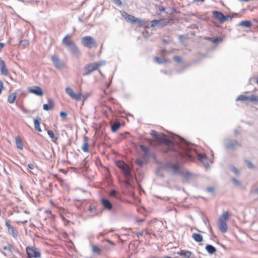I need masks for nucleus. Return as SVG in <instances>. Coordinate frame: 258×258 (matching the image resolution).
Here are the masks:
<instances>
[{
    "mask_svg": "<svg viewBox=\"0 0 258 258\" xmlns=\"http://www.w3.org/2000/svg\"><path fill=\"white\" fill-rule=\"evenodd\" d=\"M121 124L119 122L117 121L111 124V131L112 132H115L120 127Z\"/></svg>",
    "mask_w": 258,
    "mask_h": 258,
    "instance_id": "cd10ccee",
    "label": "nucleus"
},
{
    "mask_svg": "<svg viewBox=\"0 0 258 258\" xmlns=\"http://www.w3.org/2000/svg\"><path fill=\"white\" fill-rule=\"evenodd\" d=\"M67 113L66 112L61 111L60 113V116L62 118H65L67 116Z\"/></svg>",
    "mask_w": 258,
    "mask_h": 258,
    "instance_id": "6e6d98bb",
    "label": "nucleus"
},
{
    "mask_svg": "<svg viewBox=\"0 0 258 258\" xmlns=\"http://www.w3.org/2000/svg\"><path fill=\"white\" fill-rule=\"evenodd\" d=\"M212 13L214 17L221 23L226 22L229 18H230V20L232 19V18L230 17V16H225L220 11H214L212 12Z\"/></svg>",
    "mask_w": 258,
    "mask_h": 258,
    "instance_id": "6e6552de",
    "label": "nucleus"
},
{
    "mask_svg": "<svg viewBox=\"0 0 258 258\" xmlns=\"http://www.w3.org/2000/svg\"><path fill=\"white\" fill-rule=\"evenodd\" d=\"M5 46V43H0V50L2 49V48H3Z\"/></svg>",
    "mask_w": 258,
    "mask_h": 258,
    "instance_id": "69168bd1",
    "label": "nucleus"
},
{
    "mask_svg": "<svg viewBox=\"0 0 258 258\" xmlns=\"http://www.w3.org/2000/svg\"><path fill=\"white\" fill-rule=\"evenodd\" d=\"M192 238L198 242H201L203 240V236L199 233H194L192 235Z\"/></svg>",
    "mask_w": 258,
    "mask_h": 258,
    "instance_id": "4be33fe9",
    "label": "nucleus"
},
{
    "mask_svg": "<svg viewBox=\"0 0 258 258\" xmlns=\"http://www.w3.org/2000/svg\"><path fill=\"white\" fill-rule=\"evenodd\" d=\"M70 36L67 34L62 39V42L68 48V50L74 55L79 56L81 53L76 44L72 41L67 40V38Z\"/></svg>",
    "mask_w": 258,
    "mask_h": 258,
    "instance_id": "f03ea898",
    "label": "nucleus"
},
{
    "mask_svg": "<svg viewBox=\"0 0 258 258\" xmlns=\"http://www.w3.org/2000/svg\"><path fill=\"white\" fill-rule=\"evenodd\" d=\"M143 235V232H138L137 233V236L139 237L140 236H142Z\"/></svg>",
    "mask_w": 258,
    "mask_h": 258,
    "instance_id": "338daca9",
    "label": "nucleus"
},
{
    "mask_svg": "<svg viewBox=\"0 0 258 258\" xmlns=\"http://www.w3.org/2000/svg\"><path fill=\"white\" fill-rule=\"evenodd\" d=\"M173 60L175 61H176L177 62H179V63H180L182 61V59H181V57L179 56H174L173 57Z\"/></svg>",
    "mask_w": 258,
    "mask_h": 258,
    "instance_id": "de8ad7c7",
    "label": "nucleus"
},
{
    "mask_svg": "<svg viewBox=\"0 0 258 258\" xmlns=\"http://www.w3.org/2000/svg\"><path fill=\"white\" fill-rule=\"evenodd\" d=\"M224 147L229 150H234L238 147H240L241 144L236 140H226L224 141Z\"/></svg>",
    "mask_w": 258,
    "mask_h": 258,
    "instance_id": "0eeeda50",
    "label": "nucleus"
},
{
    "mask_svg": "<svg viewBox=\"0 0 258 258\" xmlns=\"http://www.w3.org/2000/svg\"><path fill=\"white\" fill-rule=\"evenodd\" d=\"M206 40H208L209 41H210L212 42L213 43H216L219 42H221L222 41V39L221 37H206Z\"/></svg>",
    "mask_w": 258,
    "mask_h": 258,
    "instance_id": "7c9ffc66",
    "label": "nucleus"
},
{
    "mask_svg": "<svg viewBox=\"0 0 258 258\" xmlns=\"http://www.w3.org/2000/svg\"><path fill=\"white\" fill-rule=\"evenodd\" d=\"M126 180L124 181L126 186V187L131 186L132 184L130 183V181L133 180V178L132 179H128L127 178H126Z\"/></svg>",
    "mask_w": 258,
    "mask_h": 258,
    "instance_id": "603ef678",
    "label": "nucleus"
},
{
    "mask_svg": "<svg viewBox=\"0 0 258 258\" xmlns=\"http://www.w3.org/2000/svg\"><path fill=\"white\" fill-rule=\"evenodd\" d=\"M94 209H95V207L94 206L91 205L89 206L88 210L90 212H92Z\"/></svg>",
    "mask_w": 258,
    "mask_h": 258,
    "instance_id": "052dcab7",
    "label": "nucleus"
},
{
    "mask_svg": "<svg viewBox=\"0 0 258 258\" xmlns=\"http://www.w3.org/2000/svg\"><path fill=\"white\" fill-rule=\"evenodd\" d=\"M151 135L154 138V141L160 143L164 134H159L158 132L155 131V130H152L151 131Z\"/></svg>",
    "mask_w": 258,
    "mask_h": 258,
    "instance_id": "4468645a",
    "label": "nucleus"
},
{
    "mask_svg": "<svg viewBox=\"0 0 258 258\" xmlns=\"http://www.w3.org/2000/svg\"><path fill=\"white\" fill-rule=\"evenodd\" d=\"M47 133L49 137L52 139L53 142H54L56 140H57V138L55 137V135L52 131L47 130Z\"/></svg>",
    "mask_w": 258,
    "mask_h": 258,
    "instance_id": "f704fd0d",
    "label": "nucleus"
},
{
    "mask_svg": "<svg viewBox=\"0 0 258 258\" xmlns=\"http://www.w3.org/2000/svg\"><path fill=\"white\" fill-rule=\"evenodd\" d=\"M134 24H138V26L142 27L145 24V21L141 19L136 18Z\"/></svg>",
    "mask_w": 258,
    "mask_h": 258,
    "instance_id": "473e14b6",
    "label": "nucleus"
},
{
    "mask_svg": "<svg viewBox=\"0 0 258 258\" xmlns=\"http://www.w3.org/2000/svg\"><path fill=\"white\" fill-rule=\"evenodd\" d=\"M6 225L9 229H11L12 231H14V228L11 227V225L8 222H6Z\"/></svg>",
    "mask_w": 258,
    "mask_h": 258,
    "instance_id": "bf43d9fd",
    "label": "nucleus"
},
{
    "mask_svg": "<svg viewBox=\"0 0 258 258\" xmlns=\"http://www.w3.org/2000/svg\"><path fill=\"white\" fill-rule=\"evenodd\" d=\"M51 59L56 69H59L63 67V63L58 56L52 55L51 56Z\"/></svg>",
    "mask_w": 258,
    "mask_h": 258,
    "instance_id": "9b49d317",
    "label": "nucleus"
},
{
    "mask_svg": "<svg viewBox=\"0 0 258 258\" xmlns=\"http://www.w3.org/2000/svg\"><path fill=\"white\" fill-rule=\"evenodd\" d=\"M151 135L154 138V141L160 143L164 134H159L158 132L155 131V130H152L151 131Z\"/></svg>",
    "mask_w": 258,
    "mask_h": 258,
    "instance_id": "2eb2a0df",
    "label": "nucleus"
},
{
    "mask_svg": "<svg viewBox=\"0 0 258 258\" xmlns=\"http://www.w3.org/2000/svg\"><path fill=\"white\" fill-rule=\"evenodd\" d=\"M158 10L160 11V12H164L165 10V8L164 7H163V6H161V5H158L156 6Z\"/></svg>",
    "mask_w": 258,
    "mask_h": 258,
    "instance_id": "864d4df0",
    "label": "nucleus"
},
{
    "mask_svg": "<svg viewBox=\"0 0 258 258\" xmlns=\"http://www.w3.org/2000/svg\"><path fill=\"white\" fill-rule=\"evenodd\" d=\"M231 171L237 175L239 174V171L238 169L235 167H232Z\"/></svg>",
    "mask_w": 258,
    "mask_h": 258,
    "instance_id": "5fc2aeb1",
    "label": "nucleus"
},
{
    "mask_svg": "<svg viewBox=\"0 0 258 258\" xmlns=\"http://www.w3.org/2000/svg\"><path fill=\"white\" fill-rule=\"evenodd\" d=\"M207 191H208V192H210L211 194H214V191H215V189L214 187H209L207 188Z\"/></svg>",
    "mask_w": 258,
    "mask_h": 258,
    "instance_id": "3c124183",
    "label": "nucleus"
},
{
    "mask_svg": "<svg viewBox=\"0 0 258 258\" xmlns=\"http://www.w3.org/2000/svg\"><path fill=\"white\" fill-rule=\"evenodd\" d=\"M245 163L247 166V167L249 169H252L254 168V166L253 164L249 160H245Z\"/></svg>",
    "mask_w": 258,
    "mask_h": 258,
    "instance_id": "a18cd8bd",
    "label": "nucleus"
},
{
    "mask_svg": "<svg viewBox=\"0 0 258 258\" xmlns=\"http://www.w3.org/2000/svg\"><path fill=\"white\" fill-rule=\"evenodd\" d=\"M254 192L258 194V188L254 190Z\"/></svg>",
    "mask_w": 258,
    "mask_h": 258,
    "instance_id": "774afa93",
    "label": "nucleus"
},
{
    "mask_svg": "<svg viewBox=\"0 0 258 258\" xmlns=\"http://www.w3.org/2000/svg\"><path fill=\"white\" fill-rule=\"evenodd\" d=\"M179 174L181 175L182 176L187 179L190 178L192 177V174L190 172L188 171H183L182 170V169H181Z\"/></svg>",
    "mask_w": 258,
    "mask_h": 258,
    "instance_id": "b1692460",
    "label": "nucleus"
},
{
    "mask_svg": "<svg viewBox=\"0 0 258 258\" xmlns=\"http://www.w3.org/2000/svg\"><path fill=\"white\" fill-rule=\"evenodd\" d=\"M160 143L165 144L170 148V149H174V144L173 142L171 140L168 139L165 135H164Z\"/></svg>",
    "mask_w": 258,
    "mask_h": 258,
    "instance_id": "ddd939ff",
    "label": "nucleus"
},
{
    "mask_svg": "<svg viewBox=\"0 0 258 258\" xmlns=\"http://www.w3.org/2000/svg\"><path fill=\"white\" fill-rule=\"evenodd\" d=\"M5 64V62L0 57V67L3 66Z\"/></svg>",
    "mask_w": 258,
    "mask_h": 258,
    "instance_id": "e2e57ef3",
    "label": "nucleus"
},
{
    "mask_svg": "<svg viewBox=\"0 0 258 258\" xmlns=\"http://www.w3.org/2000/svg\"><path fill=\"white\" fill-rule=\"evenodd\" d=\"M248 101L252 102H258V96L255 95H252L251 96H248Z\"/></svg>",
    "mask_w": 258,
    "mask_h": 258,
    "instance_id": "79ce46f5",
    "label": "nucleus"
},
{
    "mask_svg": "<svg viewBox=\"0 0 258 258\" xmlns=\"http://www.w3.org/2000/svg\"><path fill=\"white\" fill-rule=\"evenodd\" d=\"M163 20H152L151 22V26L152 27H155L157 26V25L159 24L161 22L163 21Z\"/></svg>",
    "mask_w": 258,
    "mask_h": 258,
    "instance_id": "58836bf2",
    "label": "nucleus"
},
{
    "mask_svg": "<svg viewBox=\"0 0 258 258\" xmlns=\"http://www.w3.org/2000/svg\"><path fill=\"white\" fill-rule=\"evenodd\" d=\"M17 96V93H13L11 94L8 97V101L10 103H14Z\"/></svg>",
    "mask_w": 258,
    "mask_h": 258,
    "instance_id": "c85d7f7f",
    "label": "nucleus"
},
{
    "mask_svg": "<svg viewBox=\"0 0 258 258\" xmlns=\"http://www.w3.org/2000/svg\"><path fill=\"white\" fill-rule=\"evenodd\" d=\"M4 249L7 250L9 251L10 252H12V246L11 245L9 244L8 246H5L4 247Z\"/></svg>",
    "mask_w": 258,
    "mask_h": 258,
    "instance_id": "8fccbe9b",
    "label": "nucleus"
},
{
    "mask_svg": "<svg viewBox=\"0 0 258 258\" xmlns=\"http://www.w3.org/2000/svg\"><path fill=\"white\" fill-rule=\"evenodd\" d=\"M93 64L95 66V68H96V69H97L100 66L104 65L105 64V62L103 61H101L94 62Z\"/></svg>",
    "mask_w": 258,
    "mask_h": 258,
    "instance_id": "37998d69",
    "label": "nucleus"
},
{
    "mask_svg": "<svg viewBox=\"0 0 258 258\" xmlns=\"http://www.w3.org/2000/svg\"><path fill=\"white\" fill-rule=\"evenodd\" d=\"M162 167L167 171L171 172L174 174H179L181 169L179 165L174 164L170 162H167L164 163Z\"/></svg>",
    "mask_w": 258,
    "mask_h": 258,
    "instance_id": "20e7f679",
    "label": "nucleus"
},
{
    "mask_svg": "<svg viewBox=\"0 0 258 258\" xmlns=\"http://www.w3.org/2000/svg\"><path fill=\"white\" fill-rule=\"evenodd\" d=\"M28 92L39 96H42L44 94L42 89L40 87L37 86L29 88Z\"/></svg>",
    "mask_w": 258,
    "mask_h": 258,
    "instance_id": "9d476101",
    "label": "nucleus"
},
{
    "mask_svg": "<svg viewBox=\"0 0 258 258\" xmlns=\"http://www.w3.org/2000/svg\"><path fill=\"white\" fill-rule=\"evenodd\" d=\"M135 163L140 167H142L144 165V162L141 159H136Z\"/></svg>",
    "mask_w": 258,
    "mask_h": 258,
    "instance_id": "49530a36",
    "label": "nucleus"
},
{
    "mask_svg": "<svg viewBox=\"0 0 258 258\" xmlns=\"http://www.w3.org/2000/svg\"><path fill=\"white\" fill-rule=\"evenodd\" d=\"M199 158L201 160H202L203 159L205 158V155H200V156L199 157Z\"/></svg>",
    "mask_w": 258,
    "mask_h": 258,
    "instance_id": "0e129e2a",
    "label": "nucleus"
},
{
    "mask_svg": "<svg viewBox=\"0 0 258 258\" xmlns=\"http://www.w3.org/2000/svg\"><path fill=\"white\" fill-rule=\"evenodd\" d=\"M205 249L210 254H213L216 251V248L210 244L207 245Z\"/></svg>",
    "mask_w": 258,
    "mask_h": 258,
    "instance_id": "5701e85b",
    "label": "nucleus"
},
{
    "mask_svg": "<svg viewBox=\"0 0 258 258\" xmlns=\"http://www.w3.org/2000/svg\"><path fill=\"white\" fill-rule=\"evenodd\" d=\"M140 148L141 149V150L144 153V158H149L150 156V149L143 145H140Z\"/></svg>",
    "mask_w": 258,
    "mask_h": 258,
    "instance_id": "a211bd4d",
    "label": "nucleus"
},
{
    "mask_svg": "<svg viewBox=\"0 0 258 258\" xmlns=\"http://www.w3.org/2000/svg\"><path fill=\"white\" fill-rule=\"evenodd\" d=\"M84 70L85 72L83 73V76L89 75L92 72L94 71L97 69L96 68H95V66L94 65L93 63H91L87 65H86L84 67Z\"/></svg>",
    "mask_w": 258,
    "mask_h": 258,
    "instance_id": "f8f14e48",
    "label": "nucleus"
},
{
    "mask_svg": "<svg viewBox=\"0 0 258 258\" xmlns=\"http://www.w3.org/2000/svg\"><path fill=\"white\" fill-rule=\"evenodd\" d=\"M109 195L111 197H115L117 196V192L115 190L112 189L110 190Z\"/></svg>",
    "mask_w": 258,
    "mask_h": 258,
    "instance_id": "09e8293b",
    "label": "nucleus"
},
{
    "mask_svg": "<svg viewBox=\"0 0 258 258\" xmlns=\"http://www.w3.org/2000/svg\"><path fill=\"white\" fill-rule=\"evenodd\" d=\"M229 218V213L227 211L223 212L219 218V221H226Z\"/></svg>",
    "mask_w": 258,
    "mask_h": 258,
    "instance_id": "393cba45",
    "label": "nucleus"
},
{
    "mask_svg": "<svg viewBox=\"0 0 258 258\" xmlns=\"http://www.w3.org/2000/svg\"><path fill=\"white\" fill-rule=\"evenodd\" d=\"M4 88V84L3 82L0 80V95L2 94V90Z\"/></svg>",
    "mask_w": 258,
    "mask_h": 258,
    "instance_id": "13d9d810",
    "label": "nucleus"
},
{
    "mask_svg": "<svg viewBox=\"0 0 258 258\" xmlns=\"http://www.w3.org/2000/svg\"><path fill=\"white\" fill-rule=\"evenodd\" d=\"M20 45H22L24 47L28 46L29 45V42L28 40L25 39L20 41L19 43Z\"/></svg>",
    "mask_w": 258,
    "mask_h": 258,
    "instance_id": "a19ab883",
    "label": "nucleus"
},
{
    "mask_svg": "<svg viewBox=\"0 0 258 258\" xmlns=\"http://www.w3.org/2000/svg\"><path fill=\"white\" fill-rule=\"evenodd\" d=\"M178 145L183 151V153H181V156L188 159L191 160L192 156L190 153L191 148L189 143L184 139H181Z\"/></svg>",
    "mask_w": 258,
    "mask_h": 258,
    "instance_id": "f257e3e1",
    "label": "nucleus"
},
{
    "mask_svg": "<svg viewBox=\"0 0 258 258\" xmlns=\"http://www.w3.org/2000/svg\"><path fill=\"white\" fill-rule=\"evenodd\" d=\"M218 227L223 233H225L227 231V225L225 221H219Z\"/></svg>",
    "mask_w": 258,
    "mask_h": 258,
    "instance_id": "aec40b11",
    "label": "nucleus"
},
{
    "mask_svg": "<svg viewBox=\"0 0 258 258\" xmlns=\"http://www.w3.org/2000/svg\"><path fill=\"white\" fill-rule=\"evenodd\" d=\"M239 26H243L246 28H249L251 26V22L250 21H243L239 22Z\"/></svg>",
    "mask_w": 258,
    "mask_h": 258,
    "instance_id": "2f4dec72",
    "label": "nucleus"
},
{
    "mask_svg": "<svg viewBox=\"0 0 258 258\" xmlns=\"http://www.w3.org/2000/svg\"><path fill=\"white\" fill-rule=\"evenodd\" d=\"M231 181L235 186H238L241 185V182L236 178H232Z\"/></svg>",
    "mask_w": 258,
    "mask_h": 258,
    "instance_id": "c03bdc74",
    "label": "nucleus"
},
{
    "mask_svg": "<svg viewBox=\"0 0 258 258\" xmlns=\"http://www.w3.org/2000/svg\"><path fill=\"white\" fill-rule=\"evenodd\" d=\"M122 16L124 17L125 20L128 22L134 24L135 19L136 17L128 14L127 13L124 12Z\"/></svg>",
    "mask_w": 258,
    "mask_h": 258,
    "instance_id": "412c9836",
    "label": "nucleus"
},
{
    "mask_svg": "<svg viewBox=\"0 0 258 258\" xmlns=\"http://www.w3.org/2000/svg\"><path fill=\"white\" fill-rule=\"evenodd\" d=\"M117 166L121 170L125 178L128 179L133 178L132 174V168L127 164L122 161H118L116 162Z\"/></svg>",
    "mask_w": 258,
    "mask_h": 258,
    "instance_id": "7ed1b4c3",
    "label": "nucleus"
},
{
    "mask_svg": "<svg viewBox=\"0 0 258 258\" xmlns=\"http://www.w3.org/2000/svg\"><path fill=\"white\" fill-rule=\"evenodd\" d=\"M16 144L17 147L20 150H23V144L21 139L19 137H16L15 138Z\"/></svg>",
    "mask_w": 258,
    "mask_h": 258,
    "instance_id": "a878e982",
    "label": "nucleus"
},
{
    "mask_svg": "<svg viewBox=\"0 0 258 258\" xmlns=\"http://www.w3.org/2000/svg\"><path fill=\"white\" fill-rule=\"evenodd\" d=\"M249 98L248 96H246L243 95H240L238 96L236 100H240L242 101H248Z\"/></svg>",
    "mask_w": 258,
    "mask_h": 258,
    "instance_id": "c9c22d12",
    "label": "nucleus"
},
{
    "mask_svg": "<svg viewBox=\"0 0 258 258\" xmlns=\"http://www.w3.org/2000/svg\"><path fill=\"white\" fill-rule=\"evenodd\" d=\"M151 135L154 138V141L160 143L164 134H159L158 132L155 131V130H152L151 131Z\"/></svg>",
    "mask_w": 258,
    "mask_h": 258,
    "instance_id": "dca6fc26",
    "label": "nucleus"
},
{
    "mask_svg": "<svg viewBox=\"0 0 258 258\" xmlns=\"http://www.w3.org/2000/svg\"><path fill=\"white\" fill-rule=\"evenodd\" d=\"M83 45L88 48H95L97 46L96 40L92 36H87L81 38Z\"/></svg>",
    "mask_w": 258,
    "mask_h": 258,
    "instance_id": "39448f33",
    "label": "nucleus"
},
{
    "mask_svg": "<svg viewBox=\"0 0 258 258\" xmlns=\"http://www.w3.org/2000/svg\"><path fill=\"white\" fill-rule=\"evenodd\" d=\"M92 251H93V252L96 253L99 255L101 254V250L100 248L96 245L92 246Z\"/></svg>",
    "mask_w": 258,
    "mask_h": 258,
    "instance_id": "4c0bfd02",
    "label": "nucleus"
},
{
    "mask_svg": "<svg viewBox=\"0 0 258 258\" xmlns=\"http://www.w3.org/2000/svg\"><path fill=\"white\" fill-rule=\"evenodd\" d=\"M101 202L102 206L105 209L108 210H111L112 209V205L108 200L102 198Z\"/></svg>",
    "mask_w": 258,
    "mask_h": 258,
    "instance_id": "f3484780",
    "label": "nucleus"
},
{
    "mask_svg": "<svg viewBox=\"0 0 258 258\" xmlns=\"http://www.w3.org/2000/svg\"><path fill=\"white\" fill-rule=\"evenodd\" d=\"M54 106V102L52 99H48V103L44 104L43 105V108L44 110L46 111H49L52 109Z\"/></svg>",
    "mask_w": 258,
    "mask_h": 258,
    "instance_id": "6ab92c4d",
    "label": "nucleus"
},
{
    "mask_svg": "<svg viewBox=\"0 0 258 258\" xmlns=\"http://www.w3.org/2000/svg\"><path fill=\"white\" fill-rule=\"evenodd\" d=\"M82 149L84 152H89V143L88 142V140L86 137L84 138V143L83 144V146Z\"/></svg>",
    "mask_w": 258,
    "mask_h": 258,
    "instance_id": "bb28decb",
    "label": "nucleus"
},
{
    "mask_svg": "<svg viewBox=\"0 0 258 258\" xmlns=\"http://www.w3.org/2000/svg\"><path fill=\"white\" fill-rule=\"evenodd\" d=\"M1 72L2 75L7 76L8 74V70L6 68V64L1 67Z\"/></svg>",
    "mask_w": 258,
    "mask_h": 258,
    "instance_id": "e433bc0d",
    "label": "nucleus"
},
{
    "mask_svg": "<svg viewBox=\"0 0 258 258\" xmlns=\"http://www.w3.org/2000/svg\"><path fill=\"white\" fill-rule=\"evenodd\" d=\"M28 167L31 169H33L34 168V165L33 164L29 163L28 164Z\"/></svg>",
    "mask_w": 258,
    "mask_h": 258,
    "instance_id": "680f3d73",
    "label": "nucleus"
},
{
    "mask_svg": "<svg viewBox=\"0 0 258 258\" xmlns=\"http://www.w3.org/2000/svg\"><path fill=\"white\" fill-rule=\"evenodd\" d=\"M40 119H41V118H39V119H35L34 120L35 129L39 132H41V130L40 126Z\"/></svg>",
    "mask_w": 258,
    "mask_h": 258,
    "instance_id": "c756f323",
    "label": "nucleus"
},
{
    "mask_svg": "<svg viewBox=\"0 0 258 258\" xmlns=\"http://www.w3.org/2000/svg\"><path fill=\"white\" fill-rule=\"evenodd\" d=\"M66 93L73 99H75L76 100H80L81 99L82 94L81 93L80 94H76L75 93L73 90L69 87H68L66 88Z\"/></svg>",
    "mask_w": 258,
    "mask_h": 258,
    "instance_id": "1a4fd4ad",
    "label": "nucleus"
},
{
    "mask_svg": "<svg viewBox=\"0 0 258 258\" xmlns=\"http://www.w3.org/2000/svg\"><path fill=\"white\" fill-rule=\"evenodd\" d=\"M178 253L181 255H183L185 258H189L191 254V252L189 251H181L180 252H178Z\"/></svg>",
    "mask_w": 258,
    "mask_h": 258,
    "instance_id": "72a5a7b5",
    "label": "nucleus"
},
{
    "mask_svg": "<svg viewBox=\"0 0 258 258\" xmlns=\"http://www.w3.org/2000/svg\"><path fill=\"white\" fill-rule=\"evenodd\" d=\"M29 258H39L41 256V252L38 248L34 246H27L26 248Z\"/></svg>",
    "mask_w": 258,
    "mask_h": 258,
    "instance_id": "423d86ee",
    "label": "nucleus"
},
{
    "mask_svg": "<svg viewBox=\"0 0 258 258\" xmlns=\"http://www.w3.org/2000/svg\"><path fill=\"white\" fill-rule=\"evenodd\" d=\"M154 61L159 64L164 63L165 62V60L163 59H161L158 56L154 57Z\"/></svg>",
    "mask_w": 258,
    "mask_h": 258,
    "instance_id": "ea45409f",
    "label": "nucleus"
},
{
    "mask_svg": "<svg viewBox=\"0 0 258 258\" xmlns=\"http://www.w3.org/2000/svg\"><path fill=\"white\" fill-rule=\"evenodd\" d=\"M113 1L117 6H121L122 4L121 1L120 0H113Z\"/></svg>",
    "mask_w": 258,
    "mask_h": 258,
    "instance_id": "4d7b16f0",
    "label": "nucleus"
}]
</instances>
